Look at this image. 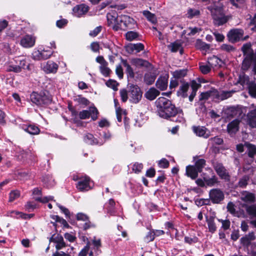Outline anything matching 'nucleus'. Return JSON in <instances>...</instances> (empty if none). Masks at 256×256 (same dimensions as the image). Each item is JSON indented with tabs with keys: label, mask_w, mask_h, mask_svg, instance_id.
I'll return each instance as SVG.
<instances>
[{
	"label": "nucleus",
	"mask_w": 256,
	"mask_h": 256,
	"mask_svg": "<svg viewBox=\"0 0 256 256\" xmlns=\"http://www.w3.org/2000/svg\"><path fill=\"white\" fill-rule=\"evenodd\" d=\"M32 58L34 60H42L41 52L40 50H35L32 54Z\"/></svg>",
	"instance_id": "60"
},
{
	"label": "nucleus",
	"mask_w": 256,
	"mask_h": 256,
	"mask_svg": "<svg viewBox=\"0 0 256 256\" xmlns=\"http://www.w3.org/2000/svg\"><path fill=\"white\" fill-rule=\"evenodd\" d=\"M168 84V77L167 76H160L156 82V87L160 90H166Z\"/></svg>",
	"instance_id": "17"
},
{
	"label": "nucleus",
	"mask_w": 256,
	"mask_h": 256,
	"mask_svg": "<svg viewBox=\"0 0 256 256\" xmlns=\"http://www.w3.org/2000/svg\"><path fill=\"white\" fill-rule=\"evenodd\" d=\"M194 132L198 136L208 138L210 136V132L206 128L203 126H194Z\"/></svg>",
	"instance_id": "15"
},
{
	"label": "nucleus",
	"mask_w": 256,
	"mask_h": 256,
	"mask_svg": "<svg viewBox=\"0 0 256 256\" xmlns=\"http://www.w3.org/2000/svg\"><path fill=\"white\" fill-rule=\"evenodd\" d=\"M122 64L126 68V74H128V77L130 78H134V72H133V70L130 64H128L126 60H123L122 61Z\"/></svg>",
	"instance_id": "33"
},
{
	"label": "nucleus",
	"mask_w": 256,
	"mask_h": 256,
	"mask_svg": "<svg viewBox=\"0 0 256 256\" xmlns=\"http://www.w3.org/2000/svg\"><path fill=\"white\" fill-rule=\"evenodd\" d=\"M186 74V70H177L172 72L173 76L176 78H178L185 76Z\"/></svg>",
	"instance_id": "47"
},
{
	"label": "nucleus",
	"mask_w": 256,
	"mask_h": 256,
	"mask_svg": "<svg viewBox=\"0 0 256 256\" xmlns=\"http://www.w3.org/2000/svg\"><path fill=\"white\" fill-rule=\"evenodd\" d=\"M209 196L214 204H219L224 199V194L219 189L214 188L210 191Z\"/></svg>",
	"instance_id": "6"
},
{
	"label": "nucleus",
	"mask_w": 256,
	"mask_h": 256,
	"mask_svg": "<svg viewBox=\"0 0 256 256\" xmlns=\"http://www.w3.org/2000/svg\"><path fill=\"white\" fill-rule=\"evenodd\" d=\"M218 58L215 56H213L212 57L210 58L208 60V64H204L200 66V68L202 72L204 74H206L209 72L211 70L212 67L214 65H216L214 64V62L218 63Z\"/></svg>",
	"instance_id": "9"
},
{
	"label": "nucleus",
	"mask_w": 256,
	"mask_h": 256,
	"mask_svg": "<svg viewBox=\"0 0 256 256\" xmlns=\"http://www.w3.org/2000/svg\"><path fill=\"white\" fill-rule=\"evenodd\" d=\"M100 137L104 139V140L98 142L100 144H102L104 142L108 140L111 138V134L109 132H103L102 134H100Z\"/></svg>",
	"instance_id": "43"
},
{
	"label": "nucleus",
	"mask_w": 256,
	"mask_h": 256,
	"mask_svg": "<svg viewBox=\"0 0 256 256\" xmlns=\"http://www.w3.org/2000/svg\"><path fill=\"white\" fill-rule=\"evenodd\" d=\"M58 68L57 64L52 60H48L44 64L42 70L46 74H56Z\"/></svg>",
	"instance_id": "8"
},
{
	"label": "nucleus",
	"mask_w": 256,
	"mask_h": 256,
	"mask_svg": "<svg viewBox=\"0 0 256 256\" xmlns=\"http://www.w3.org/2000/svg\"><path fill=\"white\" fill-rule=\"evenodd\" d=\"M76 188L80 191H87L90 190L92 186L90 178L85 177L80 180L76 185Z\"/></svg>",
	"instance_id": "10"
},
{
	"label": "nucleus",
	"mask_w": 256,
	"mask_h": 256,
	"mask_svg": "<svg viewBox=\"0 0 256 256\" xmlns=\"http://www.w3.org/2000/svg\"><path fill=\"white\" fill-rule=\"evenodd\" d=\"M30 100L32 102L36 105H41V95L40 93L32 92L30 94Z\"/></svg>",
	"instance_id": "29"
},
{
	"label": "nucleus",
	"mask_w": 256,
	"mask_h": 256,
	"mask_svg": "<svg viewBox=\"0 0 256 256\" xmlns=\"http://www.w3.org/2000/svg\"><path fill=\"white\" fill-rule=\"evenodd\" d=\"M54 242L56 243V251L60 250L66 246V243L64 242L63 238L62 236H58L54 238Z\"/></svg>",
	"instance_id": "26"
},
{
	"label": "nucleus",
	"mask_w": 256,
	"mask_h": 256,
	"mask_svg": "<svg viewBox=\"0 0 256 256\" xmlns=\"http://www.w3.org/2000/svg\"><path fill=\"white\" fill-rule=\"evenodd\" d=\"M100 69L101 73L104 76H108L111 72L110 70L108 67V64L100 66Z\"/></svg>",
	"instance_id": "45"
},
{
	"label": "nucleus",
	"mask_w": 256,
	"mask_h": 256,
	"mask_svg": "<svg viewBox=\"0 0 256 256\" xmlns=\"http://www.w3.org/2000/svg\"><path fill=\"white\" fill-rule=\"evenodd\" d=\"M34 198L37 201L40 202L42 203L47 202L53 199L52 196L42 197L41 190L38 188H34L32 191Z\"/></svg>",
	"instance_id": "12"
},
{
	"label": "nucleus",
	"mask_w": 256,
	"mask_h": 256,
	"mask_svg": "<svg viewBox=\"0 0 256 256\" xmlns=\"http://www.w3.org/2000/svg\"><path fill=\"white\" fill-rule=\"evenodd\" d=\"M142 92L140 88L136 85L130 86L128 92V97L130 102L136 104L138 103L142 98Z\"/></svg>",
	"instance_id": "5"
},
{
	"label": "nucleus",
	"mask_w": 256,
	"mask_h": 256,
	"mask_svg": "<svg viewBox=\"0 0 256 256\" xmlns=\"http://www.w3.org/2000/svg\"><path fill=\"white\" fill-rule=\"evenodd\" d=\"M158 116L164 118L174 117L178 108H176L172 102L164 97H160L156 102Z\"/></svg>",
	"instance_id": "2"
},
{
	"label": "nucleus",
	"mask_w": 256,
	"mask_h": 256,
	"mask_svg": "<svg viewBox=\"0 0 256 256\" xmlns=\"http://www.w3.org/2000/svg\"><path fill=\"white\" fill-rule=\"evenodd\" d=\"M40 95L42 101L41 105L48 104L52 101L51 97L50 96L46 94L45 93L40 92Z\"/></svg>",
	"instance_id": "40"
},
{
	"label": "nucleus",
	"mask_w": 256,
	"mask_h": 256,
	"mask_svg": "<svg viewBox=\"0 0 256 256\" xmlns=\"http://www.w3.org/2000/svg\"><path fill=\"white\" fill-rule=\"evenodd\" d=\"M217 94L216 90H212L202 92L200 96L199 100H208L209 98H214L215 95Z\"/></svg>",
	"instance_id": "27"
},
{
	"label": "nucleus",
	"mask_w": 256,
	"mask_h": 256,
	"mask_svg": "<svg viewBox=\"0 0 256 256\" xmlns=\"http://www.w3.org/2000/svg\"><path fill=\"white\" fill-rule=\"evenodd\" d=\"M156 76L151 72H148L145 74L144 80L148 84H152L155 80Z\"/></svg>",
	"instance_id": "34"
},
{
	"label": "nucleus",
	"mask_w": 256,
	"mask_h": 256,
	"mask_svg": "<svg viewBox=\"0 0 256 256\" xmlns=\"http://www.w3.org/2000/svg\"><path fill=\"white\" fill-rule=\"evenodd\" d=\"M114 201L112 199H110L108 204H106V206L108 213H110V214H114Z\"/></svg>",
	"instance_id": "38"
},
{
	"label": "nucleus",
	"mask_w": 256,
	"mask_h": 256,
	"mask_svg": "<svg viewBox=\"0 0 256 256\" xmlns=\"http://www.w3.org/2000/svg\"><path fill=\"white\" fill-rule=\"evenodd\" d=\"M200 14V12L196 9L190 8L188 10L187 16L190 18H192L198 16Z\"/></svg>",
	"instance_id": "37"
},
{
	"label": "nucleus",
	"mask_w": 256,
	"mask_h": 256,
	"mask_svg": "<svg viewBox=\"0 0 256 256\" xmlns=\"http://www.w3.org/2000/svg\"><path fill=\"white\" fill-rule=\"evenodd\" d=\"M52 256H71L68 250L65 252L62 251H56Z\"/></svg>",
	"instance_id": "64"
},
{
	"label": "nucleus",
	"mask_w": 256,
	"mask_h": 256,
	"mask_svg": "<svg viewBox=\"0 0 256 256\" xmlns=\"http://www.w3.org/2000/svg\"><path fill=\"white\" fill-rule=\"evenodd\" d=\"M176 115H178V118H175V116L172 117L173 121H175L176 122H178L180 123H184L185 121L184 118V114L182 113V111L181 109L178 108V113L176 114Z\"/></svg>",
	"instance_id": "36"
},
{
	"label": "nucleus",
	"mask_w": 256,
	"mask_h": 256,
	"mask_svg": "<svg viewBox=\"0 0 256 256\" xmlns=\"http://www.w3.org/2000/svg\"><path fill=\"white\" fill-rule=\"evenodd\" d=\"M208 9L211 12L214 25L220 26L228 21L229 17L224 14L222 6L220 5L209 6Z\"/></svg>",
	"instance_id": "3"
},
{
	"label": "nucleus",
	"mask_w": 256,
	"mask_h": 256,
	"mask_svg": "<svg viewBox=\"0 0 256 256\" xmlns=\"http://www.w3.org/2000/svg\"><path fill=\"white\" fill-rule=\"evenodd\" d=\"M138 36V33L130 31L126 34V39L129 41H132L136 40Z\"/></svg>",
	"instance_id": "42"
},
{
	"label": "nucleus",
	"mask_w": 256,
	"mask_h": 256,
	"mask_svg": "<svg viewBox=\"0 0 256 256\" xmlns=\"http://www.w3.org/2000/svg\"><path fill=\"white\" fill-rule=\"evenodd\" d=\"M241 199L245 202L250 203L254 202L255 196L254 194L245 191L242 193Z\"/></svg>",
	"instance_id": "23"
},
{
	"label": "nucleus",
	"mask_w": 256,
	"mask_h": 256,
	"mask_svg": "<svg viewBox=\"0 0 256 256\" xmlns=\"http://www.w3.org/2000/svg\"><path fill=\"white\" fill-rule=\"evenodd\" d=\"M35 42V38L31 35H26L21 39L20 44L24 48H28L33 46Z\"/></svg>",
	"instance_id": "11"
},
{
	"label": "nucleus",
	"mask_w": 256,
	"mask_h": 256,
	"mask_svg": "<svg viewBox=\"0 0 256 256\" xmlns=\"http://www.w3.org/2000/svg\"><path fill=\"white\" fill-rule=\"evenodd\" d=\"M239 123L238 120H234L228 125V131L230 134H234L238 130Z\"/></svg>",
	"instance_id": "20"
},
{
	"label": "nucleus",
	"mask_w": 256,
	"mask_h": 256,
	"mask_svg": "<svg viewBox=\"0 0 256 256\" xmlns=\"http://www.w3.org/2000/svg\"><path fill=\"white\" fill-rule=\"evenodd\" d=\"M249 180V178L248 176H244L242 178L239 182L238 186L241 188H244L248 184V181Z\"/></svg>",
	"instance_id": "61"
},
{
	"label": "nucleus",
	"mask_w": 256,
	"mask_h": 256,
	"mask_svg": "<svg viewBox=\"0 0 256 256\" xmlns=\"http://www.w3.org/2000/svg\"><path fill=\"white\" fill-rule=\"evenodd\" d=\"M41 55H42V60H46L50 57L52 55V51L50 50H40Z\"/></svg>",
	"instance_id": "53"
},
{
	"label": "nucleus",
	"mask_w": 256,
	"mask_h": 256,
	"mask_svg": "<svg viewBox=\"0 0 256 256\" xmlns=\"http://www.w3.org/2000/svg\"><path fill=\"white\" fill-rule=\"evenodd\" d=\"M247 117L249 125L252 128H256V109L250 112Z\"/></svg>",
	"instance_id": "22"
},
{
	"label": "nucleus",
	"mask_w": 256,
	"mask_h": 256,
	"mask_svg": "<svg viewBox=\"0 0 256 256\" xmlns=\"http://www.w3.org/2000/svg\"><path fill=\"white\" fill-rule=\"evenodd\" d=\"M208 230L210 232L214 233L216 230V224L214 222V218L210 217L206 218Z\"/></svg>",
	"instance_id": "30"
},
{
	"label": "nucleus",
	"mask_w": 256,
	"mask_h": 256,
	"mask_svg": "<svg viewBox=\"0 0 256 256\" xmlns=\"http://www.w3.org/2000/svg\"><path fill=\"white\" fill-rule=\"evenodd\" d=\"M244 146L247 148L248 156L250 157H252L256 154V146H255L249 143H246Z\"/></svg>",
	"instance_id": "31"
},
{
	"label": "nucleus",
	"mask_w": 256,
	"mask_h": 256,
	"mask_svg": "<svg viewBox=\"0 0 256 256\" xmlns=\"http://www.w3.org/2000/svg\"><path fill=\"white\" fill-rule=\"evenodd\" d=\"M108 23L114 30H124L125 28L133 29L136 26L135 20L127 15L118 16L115 12L107 14Z\"/></svg>",
	"instance_id": "1"
},
{
	"label": "nucleus",
	"mask_w": 256,
	"mask_h": 256,
	"mask_svg": "<svg viewBox=\"0 0 256 256\" xmlns=\"http://www.w3.org/2000/svg\"><path fill=\"white\" fill-rule=\"evenodd\" d=\"M20 194L18 191L14 190L10 194L9 201L12 202L20 196Z\"/></svg>",
	"instance_id": "58"
},
{
	"label": "nucleus",
	"mask_w": 256,
	"mask_h": 256,
	"mask_svg": "<svg viewBox=\"0 0 256 256\" xmlns=\"http://www.w3.org/2000/svg\"><path fill=\"white\" fill-rule=\"evenodd\" d=\"M196 46L203 50H207L210 48V46L200 40H198L196 42Z\"/></svg>",
	"instance_id": "50"
},
{
	"label": "nucleus",
	"mask_w": 256,
	"mask_h": 256,
	"mask_svg": "<svg viewBox=\"0 0 256 256\" xmlns=\"http://www.w3.org/2000/svg\"><path fill=\"white\" fill-rule=\"evenodd\" d=\"M88 10V7L84 4H80L74 6L73 8V14L76 17H80L85 14Z\"/></svg>",
	"instance_id": "13"
},
{
	"label": "nucleus",
	"mask_w": 256,
	"mask_h": 256,
	"mask_svg": "<svg viewBox=\"0 0 256 256\" xmlns=\"http://www.w3.org/2000/svg\"><path fill=\"white\" fill-rule=\"evenodd\" d=\"M189 88V85L188 83H183L180 87L178 90L177 92L178 96H181L183 98L187 97V92Z\"/></svg>",
	"instance_id": "24"
},
{
	"label": "nucleus",
	"mask_w": 256,
	"mask_h": 256,
	"mask_svg": "<svg viewBox=\"0 0 256 256\" xmlns=\"http://www.w3.org/2000/svg\"><path fill=\"white\" fill-rule=\"evenodd\" d=\"M206 184L208 186H212L216 182V178L215 176H213L210 178H204Z\"/></svg>",
	"instance_id": "51"
},
{
	"label": "nucleus",
	"mask_w": 256,
	"mask_h": 256,
	"mask_svg": "<svg viewBox=\"0 0 256 256\" xmlns=\"http://www.w3.org/2000/svg\"><path fill=\"white\" fill-rule=\"evenodd\" d=\"M132 64L137 66H147L148 62L145 60L140 58L134 59L132 60Z\"/></svg>",
	"instance_id": "39"
},
{
	"label": "nucleus",
	"mask_w": 256,
	"mask_h": 256,
	"mask_svg": "<svg viewBox=\"0 0 256 256\" xmlns=\"http://www.w3.org/2000/svg\"><path fill=\"white\" fill-rule=\"evenodd\" d=\"M154 231H150L144 238V240L146 242L152 241L154 239Z\"/></svg>",
	"instance_id": "54"
},
{
	"label": "nucleus",
	"mask_w": 256,
	"mask_h": 256,
	"mask_svg": "<svg viewBox=\"0 0 256 256\" xmlns=\"http://www.w3.org/2000/svg\"><path fill=\"white\" fill-rule=\"evenodd\" d=\"M92 243L97 250L102 246L101 240L99 238H96V236L94 237Z\"/></svg>",
	"instance_id": "57"
},
{
	"label": "nucleus",
	"mask_w": 256,
	"mask_h": 256,
	"mask_svg": "<svg viewBox=\"0 0 256 256\" xmlns=\"http://www.w3.org/2000/svg\"><path fill=\"white\" fill-rule=\"evenodd\" d=\"M64 238L70 242H74L76 240V236L73 233L66 232L64 235Z\"/></svg>",
	"instance_id": "56"
},
{
	"label": "nucleus",
	"mask_w": 256,
	"mask_h": 256,
	"mask_svg": "<svg viewBox=\"0 0 256 256\" xmlns=\"http://www.w3.org/2000/svg\"><path fill=\"white\" fill-rule=\"evenodd\" d=\"M106 84L108 86L114 90H117L118 83L115 80H110L106 82Z\"/></svg>",
	"instance_id": "62"
},
{
	"label": "nucleus",
	"mask_w": 256,
	"mask_h": 256,
	"mask_svg": "<svg viewBox=\"0 0 256 256\" xmlns=\"http://www.w3.org/2000/svg\"><path fill=\"white\" fill-rule=\"evenodd\" d=\"M84 142L90 144H98V142L94 138L92 134H88L84 138Z\"/></svg>",
	"instance_id": "35"
},
{
	"label": "nucleus",
	"mask_w": 256,
	"mask_h": 256,
	"mask_svg": "<svg viewBox=\"0 0 256 256\" xmlns=\"http://www.w3.org/2000/svg\"><path fill=\"white\" fill-rule=\"evenodd\" d=\"M98 110L96 108H90L89 110H84L79 114L80 119H86L90 116L92 120L98 118Z\"/></svg>",
	"instance_id": "7"
},
{
	"label": "nucleus",
	"mask_w": 256,
	"mask_h": 256,
	"mask_svg": "<svg viewBox=\"0 0 256 256\" xmlns=\"http://www.w3.org/2000/svg\"><path fill=\"white\" fill-rule=\"evenodd\" d=\"M160 94V92L154 88H150L144 94V96L148 100H152Z\"/></svg>",
	"instance_id": "19"
},
{
	"label": "nucleus",
	"mask_w": 256,
	"mask_h": 256,
	"mask_svg": "<svg viewBox=\"0 0 256 256\" xmlns=\"http://www.w3.org/2000/svg\"><path fill=\"white\" fill-rule=\"evenodd\" d=\"M131 49L134 50L136 52H140L144 49V46L142 43L132 44L130 46Z\"/></svg>",
	"instance_id": "55"
},
{
	"label": "nucleus",
	"mask_w": 256,
	"mask_h": 256,
	"mask_svg": "<svg viewBox=\"0 0 256 256\" xmlns=\"http://www.w3.org/2000/svg\"><path fill=\"white\" fill-rule=\"evenodd\" d=\"M231 94L232 93L230 92H222L220 94L217 91V94L215 95V98L218 100H222L230 97Z\"/></svg>",
	"instance_id": "32"
},
{
	"label": "nucleus",
	"mask_w": 256,
	"mask_h": 256,
	"mask_svg": "<svg viewBox=\"0 0 256 256\" xmlns=\"http://www.w3.org/2000/svg\"><path fill=\"white\" fill-rule=\"evenodd\" d=\"M199 172H200L195 166L190 165L186 167V174L192 179L196 178Z\"/></svg>",
	"instance_id": "16"
},
{
	"label": "nucleus",
	"mask_w": 256,
	"mask_h": 256,
	"mask_svg": "<svg viewBox=\"0 0 256 256\" xmlns=\"http://www.w3.org/2000/svg\"><path fill=\"white\" fill-rule=\"evenodd\" d=\"M198 238L196 236H186L184 238L185 242L190 244H192L197 242H198Z\"/></svg>",
	"instance_id": "52"
},
{
	"label": "nucleus",
	"mask_w": 256,
	"mask_h": 256,
	"mask_svg": "<svg viewBox=\"0 0 256 256\" xmlns=\"http://www.w3.org/2000/svg\"><path fill=\"white\" fill-rule=\"evenodd\" d=\"M90 249L89 242L81 250L78 254V256H86Z\"/></svg>",
	"instance_id": "63"
},
{
	"label": "nucleus",
	"mask_w": 256,
	"mask_h": 256,
	"mask_svg": "<svg viewBox=\"0 0 256 256\" xmlns=\"http://www.w3.org/2000/svg\"><path fill=\"white\" fill-rule=\"evenodd\" d=\"M214 170L218 174L222 179L229 180V175L224 167L221 164H216L214 166Z\"/></svg>",
	"instance_id": "14"
},
{
	"label": "nucleus",
	"mask_w": 256,
	"mask_h": 256,
	"mask_svg": "<svg viewBox=\"0 0 256 256\" xmlns=\"http://www.w3.org/2000/svg\"><path fill=\"white\" fill-rule=\"evenodd\" d=\"M114 106L116 108V118L118 121L119 122H122V116L126 114V112L124 110L122 109L119 106L118 102L117 100H114Z\"/></svg>",
	"instance_id": "21"
},
{
	"label": "nucleus",
	"mask_w": 256,
	"mask_h": 256,
	"mask_svg": "<svg viewBox=\"0 0 256 256\" xmlns=\"http://www.w3.org/2000/svg\"><path fill=\"white\" fill-rule=\"evenodd\" d=\"M181 47L180 44L178 42H174L168 46V48L172 52H177Z\"/></svg>",
	"instance_id": "49"
},
{
	"label": "nucleus",
	"mask_w": 256,
	"mask_h": 256,
	"mask_svg": "<svg viewBox=\"0 0 256 256\" xmlns=\"http://www.w3.org/2000/svg\"><path fill=\"white\" fill-rule=\"evenodd\" d=\"M208 142L209 144H210L213 146L214 144L220 145L222 144V143L223 142V140L222 138L218 136H216L210 138L208 140Z\"/></svg>",
	"instance_id": "48"
},
{
	"label": "nucleus",
	"mask_w": 256,
	"mask_h": 256,
	"mask_svg": "<svg viewBox=\"0 0 256 256\" xmlns=\"http://www.w3.org/2000/svg\"><path fill=\"white\" fill-rule=\"evenodd\" d=\"M143 14L146 18L148 20L152 22V23H154L156 22V18L155 16L150 12L149 11H144Z\"/></svg>",
	"instance_id": "41"
},
{
	"label": "nucleus",
	"mask_w": 256,
	"mask_h": 256,
	"mask_svg": "<svg viewBox=\"0 0 256 256\" xmlns=\"http://www.w3.org/2000/svg\"><path fill=\"white\" fill-rule=\"evenodd\" d=\"M10 214V216H15L16 218H22L24 219H28L33 216L32 214H28L18 211H12Z\"/></svg>",
	"instance_id": "28"
},
{
	"label": "nucleus",
	"mask_w": 256,
	"mask_h": 256,
	"mask_svg": "<svg viewBox=\"0 0 256 256\" xmlns=\"http://www.w3.org/2000/svg\"><path fill=\"white\" fill-rule=\"evenodd\" d=\"M19 63L18 66L20 67V71L22 69L30 70L29 60L27 58H21L17 60Z\"/></svg>",
	"instance_id": "25"
},
{
	"label": "nucleus",
	"mask_w": 256,
	"mask_h": 256,
	"mask_svg": "<svg viewBox=\"0 0 256 256\" xmlns=\"http://www.w3.org/2000/svg\"><path fill=\"white\" fill-rule=\"evenodd\" d=\"M22 128L25 132L32 135L38 134L40 132L39 128L34 124L24 125L22 126Z\"/></svg>",
	"instance_id": "18"
},
{
	"label": "nucleus",
	"mask_w": 256,
	"mask_h": 256,
	"mask_svg": "<svg viewBox=\"0 0 256 256\" xmlns=\"http://www.w3.org/2000/svg\"><path fill=\"white\" fill-rule=\"evenodd\" d=\"M248 91L250 94L253 97L256 96V84H252L249 86Z\"/></svg>",
	"instance_id": "59"
},
{
	"label": "nucleus",
	"mask_w": 256,
	"mask_h": 256,
	"mask_svg": "<svg viewBox=\"0 0 256 256\" xmlns=\"http://www.w3.org/2000/svg\"><path fill=\"white\" fill-rule=\"evenodd\" d=\"M206 164V160L204 159H198L196 160L195 166L200 172Z\"/></svg>",
	"instance_id": "44"
},
{
	"label": "nucleus",
	"mask_w": 256,
	"mask_h": 256,
	"mask_svg": "<svg viewBox=\"0 0 256 256\" xmlns=\"http://www.w3.org/2000/svg\"><path fill=\"white\" fill-rule=\"evenodd\" d=\"M6 70L8 72H21L20 67L18 66V65H14L11 64L7 66Z\"/></svg>",
	"instance_id": "46"
},
{
	"label": "nucleus",
	"mask_w": 256,
	"mask_h": 256,
	"mask_svg": "<svg viewBox=\"0 0 256 256\" xmlns=\"http://www.w3.org/2000/svg\"><path fill=\"white\" fill-rule=\"evenodd\" d=\"M244 34V30L242 29H232L230 30L227 36L230 42H236L239 40H246L248 38V36L243 37Z\"/></svg>",
	"instance_id": "4"
}]
</instances>
